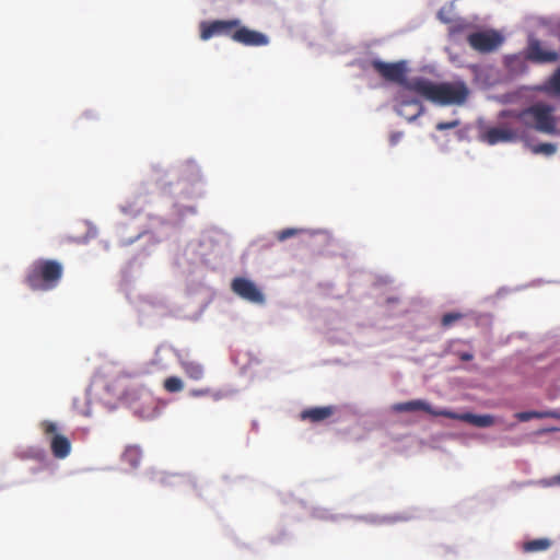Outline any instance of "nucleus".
Listing matches in <instances>:
<instances>
[{"mask_svg": "<svg viewBox=\"0 0 560 560\" xmlns=\"http://www.w3.org/2000/svg\"><path fill=\"white\" fill-rule=\"evenodd\" d=\"M555 107L542 102L535 103L522 109H504V115L515 118L525 135V142L529 140V131L536 130L546 135H560Z\"/></svg>", "mask_w": 560, "mask_h": 560, "instance_id": "nucleus-1", "label": "nucleus"}, {"mask_svg": "<svg viewBox=\"0 0 560 560\" xmlns=\"http://www.w3.org/2000/svg\"><path fill=\"white\" fill-rule=\"evenodd\" d=\"M407 90L440 105H460L468 96V89L464 83H433L423 78L411 80Z\"/></svg>", "mask_w": 560, "mask_h": 560, "instance_id": "nucleus-2", "label": "nucleus"}, {"mask_svg": "<svg viewBox=\"0 0 560 560\" xmlns=\"http://www.w3.org/2000/svg\"><path fill=\"white\" fill-rule=\"evenodd\" d=\"M63 275L62 265L52 259H37L27 269L25 283L33 291L55 289Z\"/></svg>", "mask_w": 560, "mask_h": 560, "instance_id": "nucleus-3", "label": "nucleus"}, {"mask_svg": "<svg viewBox=\"0 0 560 560\" xmlns=\"http://www.w3.org/2000/svg\"><path fill=\"white\" fill-rule=\"evenodd\" d=\"M499 122L494 127L487 128L480 136V139L494 145L498 143H510L522 141L525 142V135L523 129L518 126L515 118L504 115L501 110L498 115Z\"/></svg>", "mask_w": 560, "mask_h": 560, "instance_id": "nucleus-4", "label": "nucleus"}, {"mask_svg": "<svg viewBox=\"0 0 560 560\" xmlns=\"http://www.w3.org/2000/svg\"><path fill=\"white\" fill-rule=\"evenodd\" d=\"M363 69H372L385 81L397 83L406 90L407 84L411 82L406 78L408 68L405 60L386 62L381 59H372L364 62Z\"/></svg>", "mask_w": 560, "mask_h": 560, "instance_id": "nucleus-5", "label": "nucleus"}, {"mask_svg": "<svg viewBox=\"0 0 560 560\" xmlns=\"http://www.w3.org/2000/svg\"><path fill=\"white\" fill-rule=\"evenodd\" d=\"M393 409L395 411H399V412H410V411L422 410L431 416L446 417V418H451L452 420H494V418L489 415L478 416V415H474L470 412L457 415V413L450 412V411L442 410V409H439V410L432 409L431 406L423 400H411V401H406V402H399V404L394 405Z\"/></svg>", "mask_w": 560, "mask_h": 560, "instance_id": "nucleus-6", "label": "nucleus"}, {"mask_svg": "<svg viewBox=\"0 0 560 560\" xmlns=\"http://www.w3.org/2000/svg\"><path fill=\"white\" fill-rule=\"evenodd\" d=\"M48 440L51 454L57 459H65L71 453L70 440L60 432L56 422H44L42 428Z\"/></svg>", "mask_w": 560, "mask_h": 560, "instance_id": "nucleus-7", "label": "nucleus"}, {"mask_svg": "<svg viewBox=\"0 0 560 560\" xmlns=\"http://www.w3.org/2000/svg\"><path fill=\"white\" fill-rule=\"evenodd\" d=\"M240 20H214L211 22H201L200 23V38L202 40H208L213 36H226L232 39V35L235 33L238 27Z\"/></svg>", "mask_w": 560, "mask_h": 560, "instance_id": "nucleus-8", "label": "nucleus"}, {"mask_svg": "<svg viewBox=\"0 0 560 560\" xmlns=\"http://www.w3.org/2000/svg\"><path fill=\"white\" fill-rule=\"evenodd\" d=\"M526 59L534 63H553L560 59V54L553 49H545L542 43L530 36L525 49Z\"/></svg>", "mask_w": 560, "mask_h": 560, "instance_id": "nucleus-9", "label": "nucleus"}, {"mask_svg": "<svg viewBox=\"0 0 560 560\" xmlns=\"http://www.w3.org/2000/svg\"><path fill=\"white\" fill-rule=\"evenodd\" d=\"M467 42L479 52H490L502 44L503 38L494 31H480L469 34Z\"/></svg>", "mask_w": 560, "mask_h": 560, "instance_id": "nucleus-10", "label": "nucleus"}, {"mask_svg": "<svg viewBox=\"0 0 560 560\" xmlns=\"http://www.w3.org/2000/svg\"><path fill=\"white\" fill-rule=\"evenodd\" d=\"M232 290L235 294L250 303L262 304L265 302L264 293L253 281L246 278H235L232 281Z\"/></svg>", "mask_w": 560, "mask_h": 560, "instance_id": "nucleus-11", "label": "nucleus"}, {"mask_svg": "<svg viewBox=\"0 0 560 560\" xmlns=\"http://www.w3.org/2000/svg\"><path fill=\"white\" fill-rule=\"evenodd\" d=\"M232 39L244 46L253 47H260L269 44V38L267 35L258 31L249 30L248 27L244 26L241 21L235 33L232 35Z\"/></svg>", "mask_w": 560, "mask_h": 560, "instance_id": "nucleus-12", "label": "nucleus"}, {"mask_svg": "<svg viewBox=\"0 0 560 560\" xmlns=\"http://www.w3.org/2000/svg\"><path fill=\"white\" fill-rule=\"evenodd\" d=\"M177 358L182 371L188 378L192 381H200L203 378L205 368L200 362L185 358L182 354H178Z\"/></svg>", "mask_w": 560, "mask_h": 560, "instance_id": "nucleus-13", "label": "nucleus"}, {"mask_svg": "<svg viewBox=\"0 0 560 560\" xmlns=\"http://www.w3.org/2000/svg\"><path fill=\"white\" fill-rule=\"evenodd\" d=\"M423 110L424 108L418 100H405L402 97L397 108V113L409 121H412L421 116Z\"/></svg>", "mask_w": 560, "mask_h": 560, "instance_id": "nucleus-14", "label": "nucleus"}, {"mask_svg": "<svg viewBox=\"0 0 560 560\" xmlns=\"http://www.w3.org/2000/svg\"><path fill=\"white\" fill-rule=\"evenodd\" d=\"M335 413V407H314L305 409L301 412L300 417L302 420H326L332 417Z\"/></svg>", "mask_w": 560, "mask_h": 560, "instance_id": "nucleus-15", "label": "nucleus"}, {"mask_svg": "<svg viewBox=\"0 0 560 560\" xmlns=\"http://www.w3.org/2000/svg\"><path fill=\"white\" fill-rule=\"evenodd\" d=\"M539 91L549 95L560 97V66L550 78L539 88Z\"/></svg>", "mask_w": 560, "mask_h": 560, "instance_id": "nucleus-16", "label": "nucleus"}, {"mask_svg": "<svg viewBox=\"0 0 560 560\" xmlns=\"http://www.w3.org/2000/svg\"><path fill=\"white\" fill-rule=\"evenodd\" d=\"M524 143L529 149V151L536 155L542 154L546 156H550L557 152V145L553 143L545 142V143L534 144L530 142V139L528 140V142H524Z\"/></svg>", "mask_w": 560, "mask_h": 560, "instance_id": "nucleus-17", "label": "nucleus"}, {"mask_svg": "<svg viewBox=\"0 0 560 560\" xmlns=\"http://www.w3.org/2000/svg\"><path fill=\"white\" fill-rule=\"evenodd\" d=\"M551 546V540L548 538H538L528 540L523 544V551L524 552H538V551H545L549 549Z\"/></svg>", "mask_w": 560, "mask_h": 560, "instance_id": "nucleus-18", "label": "nucleus"}, {"mask_svg": "<svg viewBox=\"0 0 560 560\" xmlns=\"http://www.w3.org/2000/svg\"><path fill=\"white\" fill-rule=\"evenodd\" d=\"M526 60V55H513L506 57L505 63L511 71L522 73L527 69Z\"/></svg>", "mask_w": 560, "mask_h": 560, "instance_id": "nucleus-19", "label": "nucleus"}, {"mask_svg": "<svg viewBox=\"0 0 560 560\" xmlns=\"http://www.w3.org/2000/svg\"><path fill=\"white\" fill-rule=\"evenodd\" d=\"M163 388L167 393H179L184 389V382L178 376H168L163 382Z\"/></svg>", "mask_w": 560, "mask_h": 560, "instance_id": "nucleus-20", "label": "nucleus"}, {"mask_svg": "<svg viewBox=\"0 0 560 560\" xmlns=\"http://www.w3.org/2000/svg\"><path fill=\"white\" fill-rule=\"evenodd\" d=\"M464 317V314L459 313V312H452V313H446L442 316L441 318V324L444 328H450L451 326H453L455 323H457L458 320H460L462 318Z\"/></svg>", "mask_w": 560, "mask_h": 560, "instance_id": "nucleus-21", "label": "nucleus"}, {"mask_svg": "<svg viewBox=\"0 0 560 560\" xmlns=\"http://www.w3.org/2000/svg\"><path fill=\"white\" fill-rule=\"evenodd\" d=\"M517 420H530L532 418H542V417H557L556 413H549V412H518L515 415Z\"/></svg>", "mask_w": 560, "mask_h": 560, "instance_id": "nucleus-22", "label": "nucleus"}, {"mask_svg": "<svg viewBox=\"0 0 560 560\" xmlns=\"http://www.w3.org/2000/svg\"><path fill=\"white\" fill-rule=\"evenodd\" d=\"M300 232L301 230L294 228L284 229L277 233V238L280 242H283L290 237L298 235Z\"/></svg>", "mask_w": 560, "mask_h": 560, "instance_id": "nucleus-23", "label": "nucleus"}, {"mask_svg": "<svg viewBox=\"0 0 560 560\" xmlns=\"http://www.w3.org/2000/svg\"><path fill=\"white\" fill-rule=\"evenodd\" d=\"M459 124H460V121L458 119H454L451 121H440L436 124L435 128H436V130L443 131L446 129H454V128L458 127Z\"/></svg>", "mask_w": 560, "mask_h": 560, "instance_id": "nucleus-24", "label": "nucleus"}, {"mask_svg": "<svg viewBox=\"0 0 560 560\" xmlns=\"http://www.w3.org/2000/svg\"><path fill=\"white\" fill-rule=\"evenodd\" d=\"M466 27H467V24L464 21H462V20L453 21L450 26V34L454 35V34L462 33Z\"/></svg>", "mask_w": 560, "mask_h": 560, "instance_id": "nucleus-25", "label": "nucleus"}, {"mask_svg": "<svg viewBox=\"0 0 560 560\" xmlns=\"http://www.w3.org/2000/svg\"><path fill=\"white\" fill-rule=\"evenodd\" d=\"M455 353L462 361H471L474 359V354L468 351H457Z\"/></svg>", "mask_w": 560, "mask_h": 560, "instance_id": "nucleus-26", "label": "nucleus"}, {"mask_svg": "<svg viewBox=\"0 0 560 560\" xmlns=\"http://www.w3.org/2000/svg\"><path fill=\"white\" fill-rule=\"evenodd\" d=\"M438 18L441 22L445 23V24H451L453 22V20L447 16V14L445 13V10L444 9H441L439 12H438Z\"/></svg>", "mask_w": 560, "mask_h": 560, "instance_id": "nucleus-27", "label": "nucleus"}, {"mask_svg": "<svg viewBox=\"0 0 560 560\" xmlns=\"http://www.w3.org/2000/svg\"><path fill=\"white\" fill-rule=\"evenodd\" d=\"M195 397H200L209 394V389H194L190 393Z\"/></svg>", "mask_w": 560, "mask_h": 560, "instance_id": "nucleus-28", "label": "nucleus"}, {"mask_svg": "<svg viewBox=\"0 0 560 560\" xmlns=\"http://www.w3.org/2000/svg\"><path fill=\"white\" fill-rule=\"evenodd\" d=\"M399 138H400L399 133L392 135V137H390L392 144H396L399 141Z\"/></svg>", "mask_w": 560, "mask_h": 560, "instance_id": "nucleus-29", "label": "nucleus"}, {"mask_svg": "<svg viewBox=\"0 0 560 560\" xmlns=\"http://www.w3.org/2000/svg\"><path fill=\"white\" fill-rule=\"evenodd\" d=\"M471 423L477 427H487V425L491 424L492 422L482 421V422H471Z\"/></svg>", "mask_w": 560, "mask_h": 560, "instance_id": "nucleus-30", "label": "nucleus"}, {"mask_svg": "<svg viewBox=\"0 0 560 560\" xmlns=\"http://www.w3.org/2000/svg\"><path fill=\"white\" fill-rule=\"evenodd\" d=\"M137 453H138L137 448L132 447L127 451L126 456H130V455L137 454Z\"/></svg>", "mask_w": 560, "mask_h": 560, "instance_id": "nucleus-31", "label": "nucleus"}, {"mask_svg": "<svg viewBox=\"0 0 560 560\" xmlns=\"http://www.w3.org/2000/svg\"><path fill=\"white\" fill-rule=\"evenodd\" d=\"M553 482L560 485V474L553 477Z\"/></svg>", "mask_w": 560, "mask_h": 560, "instance_id": "nucleus-32", "label": "nucleus"}, {"mask_svg": "<svg viewBox=\"0 0 560 560\" xmlns=\"http://www.w3.org/2000/svg\"><path fill=\"white\" fill-rule=\"evenodd\" d=\"M556 35H557V36L559 37V39H560V24H559V25H558V27H557V33H556Z\"/></svg>", "mask_w": 560, "mask_h": 560, "instance_id": "nucleus-33", "label": "nucleus"}, {"mask_svg": "<svg viewBox=\"0 0 560 560\" xmlns=\"http://www.w3.org/2000/svg\"><path fill=\"white\" fill-rule=\"evenodd\" d=\"M555 430H558V429L557 428L547 429V431H555Z\"/></svg>", "mask_w": 560, "mask_h": 560, "instance_id": "nucleus-34", "label": "nucleus"}]
</instances>
